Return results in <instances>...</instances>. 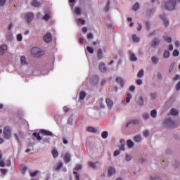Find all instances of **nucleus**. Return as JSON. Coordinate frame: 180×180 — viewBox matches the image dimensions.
<instances>
[{
  "instance_id": "nucleus-54",
  "label": "nucleus",
  "mask_w": 180,
  "mask_h": 180,
  "mask_svg": "<svg viewBox=\"0 0 180 180\" xmlns=\"http://www.w3.org/2000/svg\"><path fill=\"white\" fill-rule=\"evenodd\" d=\"M120 154V150H117L114 152V157H117V155H119Z\"/></svg>"
},
{
  "instance_id": "nucleus-37",
  "label": "nucleus",
  "mask_w": 180,
  "mask_h": 180,
  "mask_svg": "<svg viewBox=\"0 0 180 180\" xmlns=\"http://www.w3.org/2000/svg\"><path fill=\"white\" fill-rule=\"evenodd\" d=\"M140 8V4L136 3L135 5L132 7V10L137 11Z\"/></svg>"
},
{
  "instance_id": "nucleus-15",
  "label": "nucleus",
  "mask_w": 180,
  "mask_h": 180,
  "mask_svg": "<svg viewBox=\"0 0 180 180\" xmlns=\"http://www.w3.org/2000/svg\"><path fill=\"white\" fill-rule=\"evenodd\" d=\"M129 54L130 56L131 61H136L137 60V57H136V55L133 53L131 51H129Z\"/></svg>"
},
{
  "instance_id": "nucleus-62",
  "label": "nucleus",
  "mask_w": 180,
  "mask_h": 180,
  "mask_svg": "<svg viewBox=\"0 0 180 180\" xmlns=\"http://www.w3.org/2000/svg\"><path fill=\"white\" fill-rule=\"evenodd\" d=\"M136 84L137 85H141V84H143V81L141 79H137Z\"/></svg>"
},
{
  "instance_id": "nucleus-59",
  "label": "nucleus",
  "mask_w": 180,
  "mask_h": 180,
  "mask_svg": "<svg viewBox=\"0 0 180 180\" xmlns=\"http://www.w3.org/2000/svg\"><path fill=\"white\" fill-rule=\"evenodd\" d=\"M63 110H64V112H65V113H67V112H69L70 108H69L68 107H67V106H65V107L63 108Z\"/></svg>"
},
{
  "instance_id": "nucleus-13",
  "label": "nucleus",
  "mask_w": 180,
  "mask_h": 180,
  "mask_svg": "<svg viewBox=\"0 0 180 180\" xmlns=\"http://www.w3.org/2000/svg\"><path fill=\"white\" fill-rule=\"evenodd\" d=\"M160 39L155 38L151 43V46L156 47V46H158V44H160Z\"/></svg>"
},
{
  "instance_id": "nucleus-39",
  "label": "nucleus",
  "mask_w": 180,
  "mask_h": 180,
  "mask_svg": "<svg viewBox=\"0 0 180 180\" xmlns=\"http://www.w3.org/2000/svg\"><path fill=\"white\" fill-rule=\"evenodd\" d=\"M110 6V1H108L107 5L105 6V12H108Z\"/></svg>"
},
{
  "instance_id": "nucleus-53",
  "label": "nucleus",
  "mask_w": 180,
  "mask_h": 180,
  "mask_svg": "<svg viewBox=\"0 0 180 180\" xmlns=\"http://www.w3.org/2000/svg\"><path fill=\"white\" fill-rule=\"evenodd\" d=\"M143 119H148V117H150V115H148V113H144L143 115Z\"/></svg>"
},
{
  "instance_id": "nucleus-42",
  "label": "nucleus",
  "mask_w": 180,
  "mask_h": 180,
  "mask_svg": "<svg viewBox=\"0 0 180 180\" xmlns=\"http://www.w3.org/2000/svg\"><path fill=\"white\" fill-rule=\"evenodd\" d=\"M75 169L76 171H81V169H82V165H77Z\"/></svg>"
},
{
  "instance_id": "nucleus-2",
  "label": "nucleus",
  "mask_w": 180,
  "mask_h": 180,
  "mask_svg": "<svg viewBox=\"0 0 180 180\" xmlns=\"http://www.w3.org/2000/svg\"><path fill=\"white\" fill-rule=\"evenodd\" d=\"M31 54L33 56V57H36L37 58H39L44 54V52L41 51L39 48L34 47L31 50Z\"/></svg>"
},
{
  "instance_id": "nucleus-47",
  "label": "nucleus",
  "mask_w": 180,
  "mask_h": 180,
  "mask_svg": "<svg viewBox=\"0 0 180 180\" xmlns=\"http://www.w3.org/2000/svg\"><path fill=\"white\" fill-rule=\"evenodd\" d=\"M22 34H18L17 35V40H18V41H22Z\"/></svg>"
},
{
  "instance_id": "nucleus-56",
  "label": "nucleus",
  "mask_w": 180,
  "mask_h": 180,
  "mask_svg": "<svg viewBox=\"0 0 180 180\" xmlns=\"http://www.w3.org/2000/svg\"><path fill=\"white\" fill-rule=\"evenodd\" d=\"M142 27H143V26L141 25V23H138L137 30L139 32H140V30H141Z\"/></svg>"
},
{
  "instance_id": "nucleus-40",
  "label": "nucleus",
  "mask_w": 180,
  "mask_h": 180,
  "mask_svg": "<svg viewBox=\"0 0 180 180\" xmlns=\"http://www.w3.org/2000/svg\"><path fill=\"white\" fill-rule=\"evenodd\" d=\"M76 15H81V8L79 7H77L75 10Z\"/></svg>"
},
{
  "instance_id": "nucleus-16",
  "label": "nucleus",
  "mask_w": 180,
  "mask_h": 180,
  "mask_svg": "<svg viewBox=\"0 0 180 180\" xmlns=\"http://www.w3.org/2000/svg\"><path fill=\"white\" fill-rule=\"evenodd\" d=\"M116 81L120 85L121 88H123V86L124 85L123 79L122 77H117Z\"/></svg>"
},
{
  "instance_id": "nucleus-31",
  "label": "nucleus",
  "mask_w": 180,
  "mask_h": 180,
  "mask_svg": "<svg viewBox=\"0 0 180 180\" xmlns=\"http://www.w3.org/2000/svg\"><path fill=\"white\" fill-rule=\"evenodd\" d=\"M88 131H90L91 133H96V129L94 128L93 127H89L87 128Z\"/></svg>"
},
{
  "instance_id": "nucleus-22",
  "label": "nucleus",
  "mask_w": 180,
  "mask_h": 180,
  "mask_svg": "<svg viewBox=\"0 0 180 180\" xmlns=\"http://www.w3.org/2000/svg\"><path fill=\"white\" fill-rule=\"evenodd\" d=\"M20 61L23 65H27V60H26V57L21 56Z\"/></svg>"
},
{
  "instance_id": "nucleus-50",
  "label": "nucleus",
  "mask_w": 180,
  "mask_h": 180,
  "mask_svg": "<svg viewBox=\"0 0 180 180\" xmlns=\"http://www.w3.org/2000/svg\"><path fill=\"white\" fill-rule=\"evenodd\" d=\"M0 167H5V162H4V160H0Z\"/></svg>"
},
{
  "instance_id": "nucleus-7",
  "label": "nucleus",
  "mask_w": 180,
  "mask_h": 180,
  "mask_svg": "<svg viewBox=\"0 0 180 180\" xmlns=\"http://www.w3.org/2000/svg\"><path fill=\"white\" fill-rule=\"evenodd\" d=\"M8 50V46L3 44L0 46V56H4L5 51Z\"/></svg>"
},
{
  "instance_id": "nucleus-52",
  "label": "nucleus",
  "mask_w": 180,
  "mask_h": 180,
  "mask_svg": "<svg viewBox=\"0 0 180 180\" xmlns=\"http://www.w3.org/2000/svg\"><path fill=\"white\" fill-rule=\"evenodd\" d=\"M6 3V0H0V6H4Z\"/></svg>"
},
{
  "instance_id": "nucleus-18",
  "label": "nucleus",
  "mask_w": 180,
  "mask_h": 180,
  "mask_svg": "<svg viewBox=\"0 0 180 180\" xmlns=\"http://www.w3.org/2000/svg\"><path fill=\"white\" fill-rule=\"evenodd\" d=\"M116 170L112 167L108 168V176H112V174H115Z\"/></svg>"
},
{
  "instance_id": "nucleus-28",
  "label": "nucleus",
  "mask_w": 180,
  "mask_h": 180,
  "mask_svg": "<svg viewBox=\"0 0 180 180\" xmlns=\"http://www.w3.org/2000/svg\"><path fill=\"white\" fill-rule=\"evenodd\" d=\"M159 60L160 59L157 56L152 57V63H153V64H157V63H158Z\"/></svg>"
},
{
  "instance_id": "nucleus-64",
  "label": "nucleus",
  "mask_w": 180,
  "mask_h": 180,
  "mask_svg": "<svg viewBox=\"0 0 180 180\" xmlns=\"http://www.w3.org/2000/svg\"><path fill=\"white\" fill-rule=\"evenodd\" d=\"M151 180H160V177H158V176H155V178L153 179V176L150 177Z\"/></svg>"
},
{
  "instance_id": "nucleus-4",
  "label": "nucleus",
  "mask_w": 180,
  "mask_h": 180,
  "mask_svg": "<svg viewBox=\"0 0 180 180\" xmlns=\"http://www.w3.org/2000/svg\"><path fill=\"white\" fill-rule=\"evenodd\" d=\"M3 137L6 140H9V139H11V137H12V131L11 130L10 127H4V131H3Z\"/></svg>"
},
{
  "instance_id": "nucleus-43",
  "label": "nucleus",
  "mask_w": 180,
  "mask_h": 180,
  "mask_svg": "<svg viewBox=\"0 0 180 180\" xmlns=\"http://www.w3.org/2000/svg\"><path fill=\"white\" fill-rule=\"evenodd\" d=\"M87 51H89L90 54H94V48L91 46H87Z\"/></svg>"
},
{
  "instance_id": "nucleus-9",
  "label": "nucleus",
  "mask_w": 180,
  "mask_h": 180,
  "mask_svg": "<svg viewBox=\"0 0 180 180\" xmlns=\"http://www.w3.org/2000/svg\"><path fill=\"white\" fill-rule=\"evenodd\" d=\"M99 70L101 72H106V71H108V68H106V65H105V63H101L99 65Z\"/></svg>"
},
{
  "instance_id": "nucleus-19",
  "label": "nucleus",
  "mask_w": 180,
  "mask_h": 180,
  "mask_svg": "<svg viewBox=\"0 0 180 180\" xmlns=\"http://www.w3.org/2000/svg\"><path fill=\"white\" fill-rule=\"evenodd\" d=\"M32 6H34V8H39L40 2L37 1V0H33L32 1Z\"/></svg>"
},
{
  "instance_id": "nucleus-14",
  "label": "nucleus",
  "mask_w": 180,
  "mask_h": 180,
  "mask_svg": "<svg viewBox=\"0 0 180 180\" xmlns=\"http://www.w3.org/2000/svg\"><path fill=\"white\" fill-rule=\"evenodd\" d=\"M105 102L108 108L112 109V106H113V101H112L110 98H106Z\"/></svg>"
},
{
  "instance_id": "nucleus-41",
  "label": "nucleus",
  "mask_w": 180,
  "mask_h": 180,
  "mask_svg": "<svg viewBox=\"0 0 180 180\" xmlns=\"http://www.w3.org/2000/svg\"><path fill=\"white\" fill-rule=\"evenodd\" d=\"M6 37L7 39V40H12V39H13V37L12 36V34L8 33L6 35Z\"/></svg>"
},
{
  "instance_id": "nucleus-38",
  "label": "nucleus",
  "mask_w": 180,
  "mask_h": 180,
  "mask_svg": "<svg viewBox=\"0 0 180 180\" xmlns=\"http://www.w3.org/2000/svg\"><path fill=\"white\" fill-rule=\"evenodd\" d=\"M173 57H178V56H179V51L177 49H175L173 51Z\"/></svg>"
},
{
  "instance_id": "nucleus-34",
  "label": "nucleus",
  "mask_w": 180,
  "mask_h": 180,
  "mask_svg": "<svg viewBox=\"0 0 180 180\" xmlns=\"http://www.w3.org/2000/svg\"><path fill=\"white\" fill-rule=\"evenodd\" d=\"M150 116L152 117H157V110H153L150 112Z\"/></svg>"
},
{
  "instance_id": "nucleus-12",
  "label": "nucleus",
  "mask_w": 180,
  "mask_h": 180,
  "mask_svg": "<svg viewBox=\"0 0 180 180\" xmlns=\"http://www.w3.org/2000/svg\"><path fill=\"white\" fill-rule=\"evenodd\" d=\"M70 161H71V155H70V153H65V157H64V162L66 164H68V162H70Z\"/></svg>"
},
{
  "instance_id": "nucleus-24",
  "label": "nucleus",
  "mask_w": 180,
  "mask_h": 180,
  "mask_svg": "<svg viewBox=\"0 0 180 180\" xmlns=\"http://www.w3.org/2000/svg\"><path fill=\"white\" fill-rule=\"evenodd\" d=\"M85 96H86L85 91H81L79 94V99H81V101H84V99H85Z\"/></svg>"
},
{
  "instance_id": "nucleus-45",
  "label": "nucleus",
  "mask_w": 180,
  "mask_h": 180,
  "mask_svg": "<svg viewBox=\"0 0 180 180\" xmlns=\"http://www.w3.org/2000/svg\"><path fill=\"white\" fill-rule=\"evenodd\" d=\"M143 134L145 137H148V136H150V132L148 130L143 131Z\"/></svg>"
},
{
  "instance_id": "nucleus-21",
  "label": "nucleus",
  "mask_w": 180,
  "mask_h": 180,
  "mask_svg": "<svg viewBox=\"0 0 180 180\" xmlns=\"http://www.w3.org/2000/svg\"><path fill=\"white\" fill-rule=\"evenodd\" d=\"M127 144L129 148H133V147H134V143H133L132 141L130 139H129L127 141Z\"/></svg>"
},
{
  "instance_id": "nucleus-30",
  "label": "nucleus",
  "mask_w": 180,
  "mask_h": 180,
  "mask_svg": "<svg viewBox=\"0 0 180 180\" xmlns=\"http://www.w3.org/2000/svg\"><path fill=\"white\" fill-rule=\"evenodd\" d=\"M170 113H171V115H172V116H176V115H178V111L176 110V109L172 108L171 110Z\"/></svg>"
},
{
  "instance_id": "nucleus-61",
  "label": "nucleus",
  "mask_w": 180,
  "mask_h": 180,
  "mask_svg": "<svg viewBox=\"0 0 180 180\" xmlns=\"http://www.w3.org/2000/svg\"><path fill=\"white\" fill-rule=\"evenodd\" d=\"M94 38V34L92 33H89L87 34V39H93Z\"/></svg>"
},
{
  "instance_id": "nucleus-5",
  "label": "nucleus",
  "mask_w": 180,
  "mask_h": 180,
  "mask_svg": "<svg viewBox=\"0 0 180 180\" xmlns=\"http://www.w3.org/2000/svg\"><path fill=\"white\" fill-rule=\"evenodd\" d=\"M53 40V37L51 36V33L47 32L44 37V41L45 43H50Z\"/></svg>"
},
{
  "instance_id": "nucleus-25",
  "label": "nucleus",
  "mask_w": 180,
  "mask_h": 180,
  "mask_svg": "<svg viewBox=\"0 0 180 180\" xmlns=\"http://www.w3.org/2000/svg\"><path fill=\"white\" fill-rule=\"evenodd\" d=\"M134 140L136 143H140V141H141V136L140 135L135 136L134 138Z\"/></svg>"
},
{
  "instance_id": "nucleus-44",
  "label": "nucleus",
  "mask_w": 180,
  "mask_h": 180,
  "mask_svg": "<svg viewBox=\"0 0 180 180\" xmlns=\"http://www.w3.org/2000/svg\"><path fill=\"white\" fill-rule=\"evenodd\" d=\"M89 167L90 168H96V165L92 162H89Z\"/></svg>"
},
{
  "instance_id": "nucleus-11",
  "label": "nucleus",
  "mask_w": 180,
  "mask_h": 180,
  "mask_svg": "<svg viewBox=\"0 0 180 180\" xmlns=\"http://www.w3.org/2000/svg\"><path fill=\"white\" fill-rule=\"evenodd\" d=\"M41 134H43L44 136H53V132L50 131H47L46 129H41L40 130Z\"/></svg>"
},
{
  "instance_id": "nucleus-8",
  "label": "nucleus",
  "mask_w": 180,
  "mask_h": 180,
  "mask_svg": "<svg viewBox=\"0 0 180 180\" xmlns=\"http://www.w3.org/2000/svg\"><path fill=\"white\" fill-rule=\"evenodd\" d=\"M19 169L21 174H22V175H25V174L26 173V171H27V167H26V165H20Z\"/></svg>"
},
{
  "instance_id": "nucleus-3",
  "label": "nucleus",
  "mask_w": 180,
  "mask_h": 180,
  "mask_svg": "<svg viewBox=\"0 0 180 180\" xmlns=\"http://www.w3.org/2000/svg\"><path fill=\"white\" fill-rule=\"evenodd\" d=\"M164 124L165 126H166V127H168L170 129L178 127V124H176V122L172 120H171V118H167L164 122Z\"/></svg>"
},
{
  "instance_id": "nucleus-35",
  "label": "nucleus",
  "mask_w": 180,
  "mask_h": 180,
  "mask_svg": "<svg viewBox=\"0 0 180 180\" xmlns=\"http://www.w3.org/2000/svg\"><path fill=\"white\" fill-rule=\"evenodd\" d=\"M33 136L36 137L37 140H41V136H40V134L34 132L33 133Z\"/></svg>"
},
{
  "instance_id": "nucleus-26",
  "label": "nucleus",
  "mask_w": 180,
  "mask_h": 180,
  "mask_svg": "<svg viewBox=\"0 0 180 180\" xmlns=\"http://www.w3.org/2000/svg\"><path fill=\"white\" fill-rule=\"evenodd\" d=\"M170 53L169 51H165L163 53V57L164 58H169Z\"/></svg>"
},
{
  "instance_id": "nucleus-32",
  "label": "nucleus",
  "mask_w": 180,
  "mask_h": 180,
  "mask_svg": "<svg viewBox=\"0 0 180 180\" xmlns=\"http://www.w3.org/2000/svg\"><path fill=\"white\" fill-rule=\"evenodd\" d=\"M131 99V94L130 93L127 94V98H126V102L129 103L130 102V100Z\"/></svg>"
},
{
  "instance_id": "nucleus-60",
  "label": "nucleus",
  "mask_w": 180,
  "mask_h": 180,
  "mask_svg": "<svg viewBox=\"0 0 180 180\" xmlns=\"http://www.w3.org/2000/svg\"><path fill=\"white\" fill-rule=\"evenodd\" d=\"M131 160V156L126 155V161H130Z\"/></svg>"
},
{
  "instance_id": "nucleus-57",
  "label": "nucleus",
  "mask_w": 180,
  "mask_h": 180,
  "mask_svg": "<svg viewBox=\"0 0 180 180\" xmlns=\"http://www.w3.org/2000/svg\"><path fill=\"white\" fill-rule=\"evenodd\" d=\"M119 148L121 151H124V144L120 146Z\"/></svg>"
},
{
  "instance_id": "nucleus-23",
  "label": "nucleus",
  "mask_w": 180,
  "mask_h": 180,
  "mask_svg": "<svg viewBox=\"0 0 180 180\" xmlns=\"http://www.w3.org/2000/svg\"><path fill=\"white\" fill-rule=\"evenodd\" d=\"M51 153L53 158H57V157H58V151L57 150V149L53 150Z\"/></svg>"
},
{
  "instance_id": "nucleus-36",
  "label": "nucleus",
  "mask_w": 180,
  "mask_h": 180,
  "mask_svg": "<svg viewBox=\"0 0 180 180\" xmlns=\"http://www.w3.org/2000/svg\"><path fill=\"white\" fill-rule=\"evenodd\" d=\"M143 75H144V70H141L138 72L137 77H138L139 78H141V77H143Z\"/></svg>"
},
{
  "instance_id": "nucleus-29",
  "label": "nucleus",
  "mask_w": 180,
  "mask_h": 180,
  "mask_svg": "<svg viewBox=\"0 0 180 180\" xmlns=\"http://www.w3.org/2000/svg\"><path fill=\"white\" fill-rule=\"evenodd\" d=\"M108 136H109V134L106 131H103L101 134L102 139H108Z\"/></svg>"
},
{
  "instance_id": "nucleus-6",
  "label": "nucleus",
  "mask_w": 180,
  "mask_h": 180,
  "mask_svg": "<svg viewBox=\"0 0 180 180\" xmlns=\"http://www.w3.org/2000/svg\"><path fill=\"white\" fill-rule=\"evenodd\" d=\"M33 18H34V15L32 13H30L25 15V18L27 23H30V22L33 20Z\"/></svg>"
},
{
  "instance_id": "nucleus-49",
  "label": "nucleus",
  "mask_w": 180,
  "mask_h": 180,
  "mask_svg": "<svg viewBox=\"0 0 180 180\" xmlns=\"http://www.w3.org/2000/svg\"><path fill=\"white\" fill-rule=\"evenodd\" d=\"M63 168V164L60 162L58 164V165L56 167V171H58L59 169H61Z\"/></svg>"
},
{
  "instance_id": "nucleus-63",
  "label": "nucleus",
  "mask_w": 180,
  "mask_h": 180,
  "mask_svg": "<svg viewBox=\"0 0 180 180\" xmlns=\"http://www.w3.org/2000/svg\"><path fill=\"white\" fill-rule=\"evenodd\" d=\"M6 169H1V172L3 175H5L6 174Z\"/></svg>"
},
{
  "instance_id": "nucleus-27",
  "label": "nucleus",
  "mask_w": 180,
  "mask_h": 180,
  "mask_svg": "<svg viewBox=\"0 0 180 180\" xmlns=\"http://www.w3.org/2000/svg\"><path fill=\"white\" fill-rule=\"evenodd\" d=\"M163 39H164L165 41H167V43H171L172 41V39L167 36L163 37Z\"/></svg>"
},
{
  "instance_id": "nucleus-58",
  "label": "nucleus",
  "mask_w": 180,
  "mask_h": 180,
  "mask_svg": "<svg viewBox=\"0 0 180 180\" xmlns=\"http://www.w3.org/2000/svg\"><path fill=\"white\" fill-rule=\"evenodd\" d=\"M144 101L143 100V97H140L139 98V104L141 105H143V103Z\"/></svg>"
},
{
  "instance_id": "nucleus-17",
  "label": "nucleus",
  "mask_w": 180,
  "mask_h": 180,
  "mask_svg": "<svg viewBox=\"0 0 180 180\" xmlns=\"http://www.w3.org/2000/svg\"><path fill=\"white\" fill-rule=\"evenodd\" d=\"M160 19H162V20H164V25L165 26H168L169 25V22L168 21V20H167V18H165V15H160Z\"/></svg>"
},
{
  "instance_id": "nucleus-10",
  "label": "nucleus",
  "mask_w": 180,
  "mask_h": 180,
  "mask_svg": "<svg viewBox=\"0 0 180 180\" xmlns=\"http://www.w3.org/2000/svg\"><path fill=\"white\" fill-rule=\"evenodd\" d=\"M97 107L100 108V109H103L105 108V104L103 103V98H100L97 101Z\"/></svg>"
},
{
  "instance_id": "nucleus-1",
  "label": "nucleus",
  "mask_w": 180,
  "mask_h": 180,
  "mask_svg": "<svg viewBox=\"0 0 180 180\" xmlns=\"http://www.w3.org/2000/svg\"><path fill=\"white\" fill-rule=\"evenodd\" d=\"M179 0H170L165 4V8L167 11H174L176 6V2Z\"/></svg>"
},
{
  "instance_id": "nucleus-48",
  "label": "nucleus",
  "mask_w": 180,
  "mask_h": 180,
  "mask_svg": "<svg viewBox=\"0 0 180 180\" xmlns=\"http://www.w3.org/2000/svg\"><path fill=\"white\" fill-rule=\"evenodd\" d=\"M129 123H133V124H139V120H133L130 121Z\"/></svg>"
},
{
  "instance_id": "nucleus-33",
  "label": "nucleus",
  "mask_w": 180,
  "mask_h": 180,
  "mask_svg": "<svg viewBox=\"0 0 180 180\" xmlns=\"http://www.w3.org/2000/svg\"><path fill=\"white\" fill-rule=\"evenodd\" d=\"M132 39H133V41H134L136 43H139V41H140V38H139V37H137L136 35H133Z\"/></svg>"
},
{
  "instance_id": "nucleus-46",
  "label": "nucleus",
  "mask_w": 180,
  "mask_h": 180,
  "mask_svg": "<svg viewBox=\"0 0 180 180\" xmlns=\"http://www.w3.org/2000/svg\"><path fill=\"white\" fill-rule=\"evenodd\" d=\"M44 20H49L50 19V15L49 14H45L43 17Z\"/></svg>"
},
{
  "instance_id": "nucleus-20",
  "label": "nucleus",
  "mask_w": 180,
  "mask_h": 180,
  "mask_svg": "<svg viewBox=\"0 0 180 180\" xmlns=\"http://www.w3.org/2000/svg\"><path fill=\"white\" fill-rule=\"evenodd\" d=\"M97 57L99 60L103 58V52H102V49H98L97 52Z\"/></svg>"
},
{
  "instance_id": "nucleus-55",
  "label": "nucleus",
  "mask_w": 180,
  "mask_h": 180,
  "mask_svg": "<svg viewBox=\"0 0 180 180\" xmlns=\"http://www.w3.org/2000/svg\"><path fill=\"white\" fill-rule=\"evenodd\" d=\"M79 23H82V25H85V20H82L81 18L78 19Z\"/></svg>"
},
{
  "instance_id": "nucleus-51",
  "label": "nucleus",
  "mask_w": 180,
  "mask_h": 180,
  "mask_svg": "<svg viewBox=\"0 0 180 180\" xmlns=\"http://www.w3.org/2000/svg\"><path fill=\"white\" fill-rule=\"evenodd\" d=\"M37 174H39V171H35V172H32L31 174H30V175L32 176H36V175H37Z\"/></svg>"
}]
</instances>
